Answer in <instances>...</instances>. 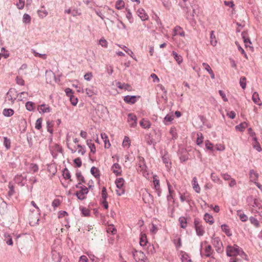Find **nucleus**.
<instances>
[{
	"label": "nucleus",
	"mask_w": 262,
	"mask_h": 262,
	"mask_svg": "<svg viewBox=\"0 0 262 262\" xmlns=\"http://www.w3.org/2000/svg\"><path fill=\"white\" fill-rule=\"evenodd\" d=\"M154 180L153 181V182H154L155 189L159 190V188H160L159 180L155 179V178H154Z\"/></svg>",
	"instance_id": "5fc2aeb1"
},
{
	"label": "nucleus",
	"mask_w": 262,
	"mask_h": 262,
	"mask_svg": "<svg viewBox=\"0 0 262 262\" xmlns=\"http://www.w3.org/2000/svg\"><path fill=\"white\" fill-rule=\"evenodd\" d=\"M219 93L220 95V96L222 97L223 100L225 102L228 101V98L226 97V94L225 92L222 90H219Z\"/></svg>",
	"instance_id": "052dcab7"
},
{
	"label": "nucleus",
	"mask_w": 262,
	"mask_h": 262,
	"mask_svg": "<svg viewBox=\"0 0 262 262\" xmlns=\"http://www.w3.org/2000/svg\"><path fill=\"white\" fill-rule=\"evenodd\" d=\"M204 219L206 222L209 223L211 225L214 223L213 216L207 213L205 214Z\"/></svg>",
	"instance_id": "4be33fe9"
},
{
	"label": "nucleus",
	"mask_w": 262,
	"mask_h": 262,
	"mask_svg": "<svg viewBox=\"0 0 262 262\" xmlns=\"http://www.w3.org/2000/svg\"><path fill=\"white\" fill-rule=\"evenodd\" d=\"M47 130L51 134L53 133V124L50 121H47Z\"/></svg>",
	"instance_id": "8fccbe9b"
},
{
	"label": "nucleus",
	"mask_w": 262,
	"mask_h": 262,
	"mask_svg": "<svg viewBox=\"0 0 262 262\" xmlns=\"http://www.w3.org/2000/svg\"><path fill=\"white\" fill-rule=\"evenodd\" d=\"M40 107V110L43 113H49L51 111L50 107L49 105L42 104L39 106Z\"/></svg>",
	"instance_id": "2f4dec72"
},
{
	"label": "nucleus",
	"mask_w": 262,
	"mask_h": 262,
	"mask_svg": "<svg viewBox=\"0 0 262 262\" xmlns=\"http://www.w3.org/2000/svg\"><path fill=\"white\" fill-rule=\"evenodd\" d=\"M42 119L41 118H38L35 123V128L39 130L41 128V124H42Z\"/></svg>",
	"instance_id": "de8ad7c7"
},
{
	"label": "nucleus",
	"mask_w": 262,
	"mask_h": 262,
	"mask_svg": "<svg viewBox=\"0 0 262 262\" xmlns=\"http://www.w3.org/2000/svg\"><path fill=\"white\" fill-rule=\"evenodd\" d=\"M173 120L172 114H167L164 118V122L165 124H170Z\"/></svg>",
	"instance_id": "bb28decb"
},
{
	"label": "nucleus",
	"mask_w": 262,
	"mask_h": 262,
	"mask_svg": "<svg viewBox=\"0 0 262 262\" xmlns=\"http://www.w3.org/2000/svg\"><path fill=\"white\" fill-rule=\"evenodd\" d=\"M250 223L253 224L255 227L259 226V223L258 220L254 217L251 216L249 219Z\"/></svg>",
	"instance_id": "e433bc0d"
},
{
	"label": "nucleus",
	"mask_w": 262,
	"mask_h": 262,
	"mask_svg": "<svg viewBox=\"0 0 262 262\" xmlns=\"http://www.w3.org/2000/svg\"><path fill=\"white\" fill-rule=\"evenodd\" d=\"M38 14L39 17H40L41 18H43L47 15L48 12L46 10H45V11L38 10Z\"/></svg>",
	"instance_id": "774afa93"
},
{
	"label": "nucleus",
	"mask_w": 262,
	"mask_h": 262,
	"mask_svg": "<svg viewBox=\"0 0 262 262\" xmlns=\"http://www.w3.org/2000/svg\"><path fill=\"white\" fill-rule=\"evenodd\" d=\"M196 234L199 236H202L204 233V228L202 225H200L195 228Z\"/></svg>",
	"instance_id": "7c9ffc66"
},
{
	"label": "nucleus",
	"mask_w": 262,
	"mask_h": 262,
	"mask_svg": "<svg viewBox=\"0 0 262 262\" xmlns=\"http://www.w3.org/2000/svg\"><path fill=\"white\" fill-rule=\"evenodd\" d=\"M192 188L194 189V190L198 193H199L201 191V188L200 187L198 184L197 179L195 177H194L192 181L191 182Z\"/></svg>",
	"instance_id": "f8f14e48"
},
{
	"label": "nucleus",
	"mask_w": 262,
	"mask_h": 262,
	"mask_svg": "<svg viewBox=\"0 0 262 262\" xmlns=\"http://www.w3.org/2000/svg\"><path fill=\"white\" fill-rule=\"evenodd\" d=\"M76 178L77 179V180L79 181V182H81L82 183H84L85 182V180H84V177L82 176V174H81V172L79 170H77L76 171Z\"/></svg>",
	"instance_id": "f704fd0d"
},
{
	"label": "nucleus",
	"mask_w": 262,
	"mask_h": 262,
	"mask_svg": "<svg viewBox=\"0 0 262 262\" xmlns=\"http://www.w3.org/2000/svg\"><path fill=\"white\" fill-rule=\"evenodd\" d=\"M91 173L93 174L95 178H99L100 177L99 171V170L93 166L91 168Z\"/></svg>",
	"instance_id": "473e14b6"
},
{
	"label": "nucleus",
	"mask_w": 262,
	"mask_h": 262,
	"mask_svg": "<svg viewBox=\"0 0 262 262\" xmlns=\"http://www.w3.org/2000/svg\"><path fill=\"white\" fill-rule=\"evenodd\" d=\"M134 259L137 262H145L146 256L141 251L135 250L133 252Z\"/></svg>",
	"instance_id": "7ed1b4c3"
},
{
	"label": "nucleus",
	"mask_w": 262,
	"mask_h": 262,
	"mask_svg": "<svg viewBox=\"0 0 262 262\" xmlns=\"http://www.w3.org/2000/svg\"><path fill=\"white\" fill-rule=\"evenodd\" d=\"M122 145L124 147H126L128 148L130 146V139L129 137L127 136H125L124 140L123 141Z\"/></svg>",
	"instance_id": "a19ab883"
},
{
	"label": "nucleus",
	"mask_w": 262,
	"mask_h": 262,
	"mask_svg": "<svg viewBox=\"0 0 262 262\" xmlns=\"http://www.w3.org/2000/svg\"><path fill=\"white\" fill-rule=\"evenodd\" d=\"M172 55L179 64L182 62L183 58L181 55H178L174 51L172 52Z\"/></svg>",
	"instance_id": "a878e982"
},
{
	"label": "nucleus",
	"mask_w": 262,
	"mask_h": 262,
	"mask_svg": "<svg viewBox=\"0 0 262 262\" xmlns=\"http://www.w3.org/2000/svg\"><path fill=\"white\" fill-rule=\"evenodd\" d=\"M140 97V96L127 95L124 97L123 100L126 103L133 104L137 102V98H139Z\"/></svg>",
	"instance_id": "6e6552de"
},
{
	"label": "nucleus",
	"mask_w": 262,
	"mask_h": 262,
	"mask_svg": "<svg viewBox=\"0 0 262 262\" xmlns=\"http://www.w3.org/2000/svg\"><path fill=\"white\" fill-rule=\"evenodd\" d=\"M167 185H168V191H169V194L167 195V200H169L170 199L173 198V196L172 195V193L173 191L171 190V185L168 182H167Z\"/></svg>",
	"instance_id": "6e6d98bb"
},
{
	"label": "nucleus",
	"mask_w": 262,
	"mask_h": 262,
	"mask_svg": "<svg viewBox=\"0 0 262 262\" xmlns=\"http://www.w3.org/2000/svg\"><path fill=\"white\" fill-rule=\"evenodd\" d=\"M129 86H130L128 84L121 83V82L118 83V87L121 89H124L128 90V88H129Z\"/></svg>",
	"instance_id": "603ef678"
},
{
	"label": "nucleus",
	"mask_w": 262,
	"mask_h": 262,
	"mask_svg": "<svg viewBox=\"0 0 262 262\" xmlns=\"http://www.w3.org/2000/svg\"><path fill=\"white\" fill-rule=\"evenodd\" d=\"M142 199L146 204H149L153 201L152 196L147 191L143 193Z\"/></svg>",
	"instance_id": "9d476101"
},
{
	"label": "nucleus",
	"mask_w": 262,
	"mask_h": 262,
	"mask_svg": "<svg viewBox=\"0 0 262 262\" xmlns=\"http://www.w3.org/2000/svg\"><path fill=\"white\" fill-rule=\"evenodd\" d=\"M137 14L142 20L144 21L148 19V16L142 8L139 9L137 11Z\"/></svg>",
	"instance_id": "1a4fd4ad"
},
{
	"label": "nucleus",
	"mask_w": 262,
	"mask_h": 262,
	"mask_svg": "<svg viewBox=\"0 0 262 262\" xmlns=\"http://www.w3.org/2000/svg\"><path fill=\"white\" fill-rule=\"evenodd\" d=\"M137 118L135 115L131 113L128 114L127 121L130 127H135L137 126Z\"/></svg>",
	"instance_id": "0eeeda50"
},
{
	"label": "nucleus",
	"mask_w": 262,
	"mask_h": 262,
	"mask_svg": "<svg viewBox=\"0 0 262 262\" xmlns=\"http://www.w3.org/2000/svg\"><path fill=\"white\" fill-rule=\"evenodd\" d=\"M179 221L180 222L181 227L182 228L185 229L187 225L186 219L184 216H181L179 218Z\"/></svg>",
	"instance_id": "5701e85b"
},
{
	"label": "nucleus",
	"mask_w": 262,
	"mask_h": 262,
	"mask_svg": "<svg viewBox=\"0 0 262 262\" xmlns=\"http://www.w3.org/2000/svg\"><path fill=\"white\" fill-rule=\"evenodd\" d=\"M237 215L242 222H246L248 220L247 216L244 213H242L241 210L237 211Z\"/></svg>",
	"instance_id": "ea45409f"
},
{
	"label": "nucleus",
	"mask_w": 262,
	"mask_h": 262,
	"mask_svg": "<svg viewBox=\"0 0 262 262\" xmlns=\"http://www.w3.org/2000/svg\"><path fill=\"white\" fill-rule=\"evenodd\" d=\"M62 176L64 177V178L66 179H70L71 174H70V171L67 168H65L63 169Z\"/></svg>",
	"instance_id": "c03bdc74"
},
{
	"label": "nucleus",
	"mask_w": 262,
	"mask_h": 262,
	"mask_svg": "<svg viewBox=\"0 0 262 262\" xmlns=\"http://www.w3.org/2000/svg\"><path fill=\"white\" fill-rule=\"evenodd\" d=\"M140 125L144 128H148L150 127L151 124L148 120L143 119L140 122Z\"/></svg>",
	"instance_id": "aec40b11"
},
{
	"label": "nucleus",
	"mask_w": 262,
	"mask_h": 262,
	"mask_svg": "<svg viewBox=\"0 0 262 262\" xmlns=\"http://www.w3.org/2000/svg\"><path fill=\"white\" fill-rule=\"evenodd\" d=\"M250 178L251 181L254 183L257 182L258 178V173L254 170H250L249 172Z\"/></svg>",
	"instance_id": "4468645a"
},
{
	"label": "nucleus",
	"mask_w": 262,
	"mask_h": 262,
	"mask_svg": "<svg viewBox=\"0 0 262 262\" xmlns=\"http://www.w3.org/2000/svg\"><path fill=\"white\" fill-rule=\"evenodd\" d=\"M16 5L19 9H23L25 6V0H19Z\"/></svg>",
	"instance_id": "680f3d73"
},
{
	"label": "nucleus",
	"mask_w": 262,
	"mask_h": 262,
	"mask_svg": "<svg viewBox=\"0 0 262 262\" xmlns=\"http://www.w3.org/2000/svg\"><path fill=\"white\" fill-rule=\"evenodd\" d=\"M162 161L168 168L170 167L171 162H170L169 155L167 154H165L163 155L162 157Z\"/></svg>",
	"instance_id": "dca6fc26"
},
{
	"label": "nucleus",
	"mask_w": 262,
	"mask_h": 262,
	"mask_svg": "<svg viewBox=\"0 0 262 262\" xmlns=\"http://www.w3.org/2000/svg\"><path fill=\"white\" fill-rule=\"evenodd\" d=\"M226 254L229 257L240 255L242 258L247 260V255L243 250L236 245H234L233 246H228L226 250Z\"/></svg>",
	"instance_id": "f257e3e1"
},
{
	"label": "nucleus",
	"mask_w": 262,
	"mask_h": 262,
	"mask_svg": "<svg viewBox=\"0 0 262 262\" xmlns=\"http://www.w3.org/2000/svg\"><path fill=\"white\" fill-rule=\"evenodd\" d=\"M221 229L223 232H224L228 236L231 235L230 230L228 225L223 224L221 225Z\"/></svg>",
	"instance_id": "b1692460"
},
{
	"label": "nucleus",
	"mask_w": 262,
	"mask_h": 262,
	"mask_svg": "<svg viewBox=\"0 0 262 262\" xmlns=\"http://www.w3.org/2000/svg\"><path fill=\"white\" fill-rule=\"evenodd\" d=\"M242 36L244 42L245 44V46L247 47H248L247 44L249 43L251 44V42L249 39V38L248 36V34L246 32H243L242 33Z\"/></svg>",
	"instance_id": "f3484780"
},
{
	"label": "nucleus",
	"mask_w": 262,
	"mask_h": 262,
	"mask_svg": "<svg viewBox=\"0 0 262 262\" xmlns=\"http://www.w3.org/2000/svg\"><path fill=\"white\" fill-rule=\"evenodd\" d=\"M247 124L246 122H243L240 124L236 125L235 127L236 130L243 132L247 127Z\"/></svg>",
	"instance_id": "c756f323"
},
{
	"label": "nucleus",
	"mask_w": 262,
	"mask_h": 262,
	"mask_svg": "<svg viewBox=\"0 0 262 262\" xmlns=\"http://www.w3.org/2000/svg\"><path fill=\"white\" fill-rule=\"evenodd\" d=\"M70 101L71 102V104L75 106L78 102V99L76 97H75L74 96H72L70 98Z\"/></svg>",
	"instance_id": "69168bd1"
},
{
	"label": "nucleus",
	"mask_w": 262,
	"mask_h": 262,
	"mask_svg": "<svg viewBox=\"0 0 262 262\" xmlns=\"http://www.w3.org/2000/svg\"><path fill=\"white\" fill-rule=\"evenodd\" d=\"M4 145L7 149H9L11 147L10 140L6 137H4Z\"/></svg>",
	"instance_id": "58836bf2"
},
{
	"label": "nucleus",
	"mask_w": 262,
	"mask_h": 262,
	"mask_svg": "<svg viewBox=\"0 0 262 262\" xmlns=\"http://www.w3.org/2000/svg\"><path fill=\"white\" fill-rule=\"evenodd\" d=\"M202 66L205 70H206L208 72V73H210L212 71L210 66L208 63L203 62L202 63Z\"/></svg>",
	"instance_id": "13d9d810"
},
{
	"label": "nucleus",
	"mask_w": 262,
	"mask_h": 262,
	"mask_svg": "<svg viewBox=\"0 0 262 262\" xmlns=\"http://www.w3.org/2000/svg\"><path fill=\"white\" fill-rule=\"evenodd\" d=\"M81 212L84 216H88L90 215V210L86 208H82L81 209Z\"/></svg>",
	"instance_id": "0e129e2a"
},
{
	"label": "nucleus",
	"mask_w": 262,
	"mask_h": 262,
	"mask_svg": "<svg viewBox=\"0 0 262 262\" xmlns=\"http://www.w3.org/2000/svg\"><path fill=\"white\" fill-rule=\"evenodd\" d=\"M4 236L5 237V241L8 245H12L13 242L11 236L6 233L5 234Z\"/></svg>",
	"instance_id": "c9c22d12"
},
{
	"label": "nucleus",
	"mask_w": 262,
	"mask_h": 262,
	"mask_svg": "<svg viewBox=\"0 0 262 262\" xmlns=\"http://www.w3.org/2000/svg\"><path fill=\"white\" fill-rule=\"evenodd\" d=\"M181 259L182 262H191V260L186 254H183Z\"/></svg>",
	"instance_id": "3c124183"
},
{
	"label": "nucleus",
	"mask_w": 262,
	"mask_h": 262,
	"mask_svg": "<svg viewBox=\"0 0 262 262\" xmlns=\"http://www.w3.org/2000/svg\"><path fill=\"white\" fill-rule=\"evenodd\" d=\"M179 35L181 36H185V32L183 31V29L180 26H176L173 30V36Z\"/></svg>",
	"instance_id": "ddd939ff"
},
{
	"label": "nucleus",
	"mask_w": 262,
	"mask_h": 262,
	"mask_svg": "<svg viewBox=\"0 0 262 262\" xmlns=\"http://www.w3.org/2000/svg\"><path fill=\"white\" fill-rule=\"evenodd\" d=\"M74 162L78 167H80L81 166L82 162L80 158H77L74 159Z\"/></svg>",
	"instance_id": "338daca9"
},
{
	"label": "nucleus",
	"mask_w": 262,
	"mask_h": 262,
	"mask_svg": "<svg viewBox=\"0 0 262 262\" xmlns=\"http://www.w3.org/2000/svg\"><path fill=\"white\" fill-rule=\"evenodd\" d=\"M85 92L89 97H91L96 94L94 89L93 87L86 88L85 89Z\"/></svg>",
	"instance_id": "72a5a7b5"
},
{
	"label": "nucleus",
	"mask_w": 262,
	"mask_h": 262,
	"mask_svg": "<svg viewBox=\"0 0 262 262\" xmlns=\"http://www.w3.org/2000/svg\"><path fill=\"white\" fill-rule=\"evenodd\" d=\"M77 147L79 148V149L78 150V152L79 154H80L82 155H83L85 152V150L84 149V147H83L82 146H81L80 144L78 145Z\"/></svg>",
	"instance_id": "e2e57ef3"
},
{
	"label": "nucleus",
	"mask_w": 262,
	"mask_h": 262,
	"mask_svg": "<svg viewBox=\"0 0 262 262\" xmlns=\"http://www.w3.org/2000/svg\"><path fill=\"white\" fill-rule=\"evenodd\" d=\"M16 82L17 84L24 85L25 84V81L20 77L17 76L16 78Z\"/></svg>",
	"instance_id": "bf43d9fd"
},
{
	"label": "nucleus",
	"mask_w": 262,
	"mask_h": 262,
	"mask_svg": "<svg viewBox=\"0 0 262 262\" xmlns=\"http://www.w3.org/2000/svg\"><path fill=\"white\" fill-rule=\"evenodd\" d=\"M252 99L255 103H256L259 105H260L261 104V103H259L260 101V99H259V95H258V93L255 92L253 94L252 97Z\"/></svg>",
	"instance_id": "412c9836"
},
{
	"label": "nucleus",
	"mask_w": 262,
	"mask_h": 262,
	"mask_svg": "<svg viewBox=\"0 0 262 262\" xmlns=\"http://www.w3.org/2000/svg\"><path fill=\"white\" fill-rule=\"evenodd\" d=\"M124 6V3L122 0H118L116 2V8L117 9H122Z\"/></svg>",
	"instance_id": "49530a36"
},
{
	"label": "nucleus",
	"mask_w": 262,
	"mask_h": 262,
	"mask_svg": "<svg viewBox=\"0 0 262 262\" xmlns=\"http://www.w3.org/2000/svg\"><path fill=\"white\" fill-rule=\"evenodd\" d=\"M239 84L243 89H245L246 86V78L245 77H242L239 80Z\"/></svg>",
	"instance_id": "a18cd8bd"
},
{
	"label": "nucleus",
	"mask_w": 262,
	"mask_h": 262,
	"mask_svg": "<svg viewBox=\"0 0 262 262\" xmlns=\"http://www.w3.org/2000/svg\"><path fill=\"white\" fill-rule=\"evenodd\" d=\"M101 136L105 143V147L108 148L111 146V144L108 140L107 136L105 133H102L101 134Z\"/></svg>",
	"instance_id": "6ab92c4d"
},
{
	"label": "nucleus",
	"mask_w": 262,
	"mask_h": 262,
	"mask_svg": "<svg viewBox=\"0 0 262 262\" xmlns=\"http://www.w3.org/2000/svg\"><path fill=\"white\" fill-rule=\"evenodd\" d=\"M34 103L31 101H28L26 103V107L29 111H32L34 110Z\"/></svg>",
	"instance_id": "79ce46f5"
},
{
	"label": "nucleus",
	"mask_w": 262,
	"mask_h": 262,
	"mask_svg": "<svg viewBox=\"0 0 262 262\" xmlns=\"http://www.w3.org/2000/svg\"><path fill=\"white\" fill-rule=\"evenodd\" d=\"M23 21L25 23H29L31 21V17L28 14H25L23 15Z\"/></svg>",
	"instance_id": "4d7b16f0"
},
{
	"label": "nucleus",
	"mask_w": 262,
	"mask_h": 262,
	"mask_svg": "<svg viewBox=\"0 0 262 262\" xmlns=\"http://www.w3.org/2000/svg\"><path fill=\"white\" fill-rule=\"evenodd\" d=\"M29 224L31 226H35L38 224L39 221V213L32 212L29 215Z\"/></svg>",
	"instance_id": "20e7f679"
},
{
	"label": "nucleus",
	"mask_w": 262,
	"mask_h": 262,
	"mask_svg": "<svg viewBox=\"0 0 262 262\" xmlns=\"http://www.w3.org/2000/svg\"><path fill=\"white\" fill-rule=\"evenodd\" d=\"M210 43L213 46H215L216 45V43H217V41L215 39V36L214 34V31H211L210 32Z\"/></svg>",
	"instance_id": "c85d7f7f"
},
{
	"label": "nucleus",
	"mask_w": 262,
	"mask_h": 262,
	"mask_svg": "<svg viewBox=\"0 0 262 262\" xmlns=\"http://www.w3.org/2000/svg\"><path fill=\"white\" fill-rule=\"evenodd\" d=\"M6 96L8 100L13 103L18 96V95L15 89H10L7 92Z\"/></svg>",
	"instance_id": "39448f33"
},
{
	"label": "nucleus",
	"mask_w": 262,
	"mask_h": 262,
	"mask_svg": "<svg viewBox=\"0 0 262 262\" xmlns=\"http://www.w3.org/2000/svg\"><path fill=\"white\" fill-rule=\"evenodd\" d=\"M112 170L116 176H120L121 174V168L118 163H115L113 165Z\"/></svg>",
	"instance_id": "9b49d317"
},
{
	"label": "nucleus",
	"mask_w": 262,
	"mask_h": 262,
	"mask_svg": "<svg viewBox=\"0 0 262 262\" xmlns=\"http://www.w3.org/2000/svg\"><path fill=\"white\" fill-rule=\"evenodd\" d=\"M89 192L88 189L86 187L83 186L79 191L76 193L77 198L80 200H83L85 199V194H88Z\"/></svg>",
	"instance_id": "423d86ee"
},
{
	"label": "nucleus",
	"mask_w": 262,
	"mask_h": 262,
	"mask_svg": "<svg viewBox=\"0 0 262 262\" xmlns=\"http://www.w3.org/2000/svg\"><path fill=\"white\" fill-rule=\"evenodd\" d=\"M148 243L146 235L144 233H141L140 238V245L142 246H145Z\"/></svg>",
	"instance_id": "2eb2a0df"
},
{
	"label": "nucleus",
	"mask_w": 262,
	"mask_h": 262,
	"mask_svg": "<svg viewBox=\"0 0 262 262\" xmlns=\"http://www.w3.org/2000/svg\"><path fill=\"white\" fill-rule=\"evenodd\" d=\"M211 244L214 247L217 253H220L223 251L222 242L219 237L213 236L211 239Z\"/></svg>",
	"instance_id": "f03ea898"
},
{
	"label": "nucleus",
	"mask_w": 262,
	"mask_h": 262,
	"mask_svg": "<svg viewBox=\"0 0 262 262\" xmlns=\"http://www.w3.org/2000/svg\"><path fill=\"white\" fill-rule=\"evenodd\" d=\"M211 178L212 180L217 183H221V180L218 177V176L214 172H212L211 174Z\"/></svg>",
	"instance_id": "4c0bfd02"
},
{
	"label": "nucleus",
	"mask_w": 262,
	"mask_h": 262,
	"mask_svg": "<svg viewBox=\"0 0 262 262\" xmlns=\"http://www.w3.org/2000/svg\"><path fill=\"white\" fill-rule=\"evenodd\" d=\"M205 256L207 257H210L213 253V250L212 249L211 246L210 245H208L206 247L205 249Z\"/></svg>",
	"instance_id": "a211bd4d"
},
{
	"label": "nucleus",
	"mask_w": 262,
	"mask_h": 262,
	"mask_svg": "<svg viewBox=\"0 0 262 262\" xmlns=\"http://www.w3.org/2000/svg\"><path fill=\"white\" fill-rule=\"evenodd\" d=\"M206 148L211 151L213 150V144L209 141L207 140L205 142Z\"/></svg>",
	"instance_id": "864d4df0"
},
{
	"label": "nucleus",
	"mask_w": 262,
	"mask_h": 262,
	"mask_svg": "<svg viewBox=\"0 0 262 262\" xmlns=\"http://www.w3.org/2000/svg\"><path fill=\"white\" fill-rule=\"evenodd\" d=\"M32 52L35 57H38L42 59H46L47 58V55L45 54L38 53L33 49L32 50Z\"/></svg>",
	"instance_id": "37998d69"
},
{
	"label": "nucleus",
	"mask_w": 262,
	"mask_h": 262,
	"mask_svg": "<svg viewBox=\"0 0 262 262\" xmlns=\"http://www.w3.org/2000/svg\"><path fill=\"white\" fill-rule=\"evenodd\" d=\"M101 195L103 200H106V199L107 198V193L106 191V189L104 187L102 188Z\"/></svg>",
	"instance_id": "09e8293b"
},
{
	"label": "nucleus",
	"mask_w": 262,
	"mask_h": 262,
	"mask_svg": "<svg viewBox=\"0 0 262 262\" xmlns=\"http://www.w3.org/2000/svg\"><path fill=\"white\" fill-rule=\"evenodd\" d=\"M3 114L6 117H11L14 114V111L11 108H5Z\"/></svg>",
	"instance_id": "393cba45"
},
{
	"label": "nucleus",
	"mask_w": 262,
	"mask_h": 262,
	"mask_svg": "<svg viewBox=\"0 0 262 262\" xmlns=\"http://www.w3.org/2000/svg\"><path fill=\"white\" fill-rule=\"evenodd\" d=\"M124 180L122 178L117 179L115 181L116 186H117V188H118L119 189H122V188L123 187V186L124 185Z\"/></svg>",
	"instance_id": "cd10ccee"
}]
</instances>
